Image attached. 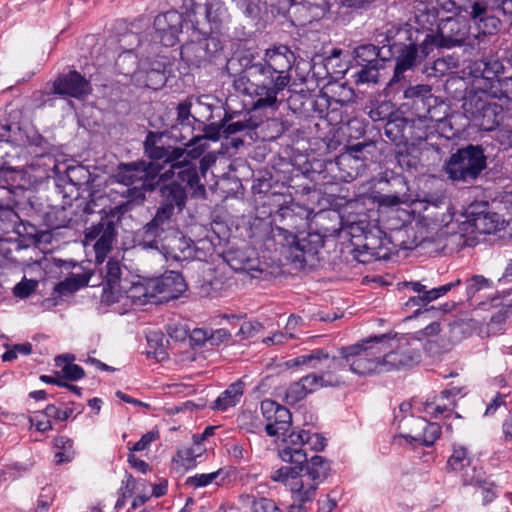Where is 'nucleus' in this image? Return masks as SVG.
Segmentation results:
<instances>
[{"label": "nucleus", "instance_id": "obj_1", "mask_svg": "<svg viewBox=\"0 0 512 512\" xmlns=\"http://www.w3.org/2000/svg\"><path fill=\"white\" fill-rule=\"evenodd\" d=\"M294 52L286 45L268 48L259 58L252 53L238 58L240 72L235 86L244 93L257 96L254 109H276L284 101V90L288 87L295 63Z\"/></svg>", "mask_w": 512, "mask_h": 512}, {"label": "nucleus", "instance_id": "obj_2", "mask_svg": "<svg viewBox=\"0 0 512 512\" xmlns=\"http://www.w3.org/2000/svg\"><path fill=\"white\" fill-rule=\"evenodd\" d=\"M167 132L148 131L143 142L144 155L149 159L147 167L159 180H166L176 176L185 182L191 189L194 198H205V185L199 182L195 160L204 152L198 146L187 149L180 146L166 144L163 139Z\"/></svg>", "mask_w": 512, "mask_h": 512}, {"label": "nucleus", "instance_id": "obj_3", "mask_svg": "<svg viewBox=\"0 0 512 512\" xmlns=\"http://www.w3.org/2000/svg\"><path fill=\"white\" fill-rule=\"evenodd\" d=\"M175 178L158 182L159 206L154 217L143 227V241L149 248H158L163 234L172 228L175 217L182 213L188 200L190 187Z\"/></svg>", "mask_w": 512, "mask_h": 512}, {"label": "nucleus", "instance_id": "obj_4", "mask_svg": "<svg viewBox=\"0 0 512 512\" xmlns=\"http://www.w3.org/2000/svg\"><path fill=\"white\" fill-rule=\"evenodd\" d=\"M278 214L285 222V226H276L273 229L274 235L282 237L284 244L287 245V258L297 267L304 268L309 259H314L319 249L323 247L324 238L318 232L294 231L307 223L305 219L296 217L292 206L281 207Z\"/></svg>", "mask_w": 512, "mask_h": 512}, {"label": "nucleus", "instance_id": "obj_5", "mask_svg": "<svg viewBox=\"0 0 512 512\" xmlns=\"http://www.w3.org/2000/svg\"><path fill=\"white\" fill-rule=\"evenodd\" d=\"M390 334L370 336L353 345L341 347L348 368L359 376L383 373V352L391 348Z\"/></svg>", "mask_w": 512, "mask_h": 512}, {"label": "nucleus", "instance_id": "obj_6", "mask_svg": "<svg viewBox=\"0 0 512 512\" xmlns=\"http://www.w3.org/2000/svg\"><path fill=\"white\" fill-rule=\"evenodd\" d=\"M471 26L465 21L457 18L447 17L442 19L437 25L436 33L426 32L424 37V51H433L435 48L452 49L463 47L464 53L469 56L480 54V41L473 37L470 32Z\"/></svg>", "mask_w": 512, "mask_h": 512}, {"label": "nucleus", "instance_id": "obj_7", "mask_svg": "<svg viewBox=\"0 0 512 512\" xmlns=\"http://www.w3.org/2000/svg\"><path fill=\"white\" fill-rule=\"evenodd\" d=\"M486 149L480 144H465L446 159L443 171L454 183L473 184L487 168Z\"/></svg>", "mask_w": 512, "mask_h": 512}, {"label": "nucleus", "instance_id": "obj_8", "mask_svg": "<svg viewBox=\"0 0 512 512\" xmlns=\"http://www.w3.org/2000/svg\"><path fill=\"white\" fill-rule=\"evenodd\" d=\"M307 365L311 369L319 370L310 373L316 381L318 388L339 387L345 383L342 372L347 371L348 364L344 355L330 357L324 349H316L309 354L297 356L287 361L288 367Z\"/></svg>", "mask_w": 512, "mask_h": 512}, {"label": "nucleus", "instance_id": "obj_9", "mask_svg": "<svg viewBox=\"0 0 512 512\" xmlns=\"http://www.w3.org/2000/svg\"><path fill=\"white\" fill-rule=\"evenodd\" d=\"M306 430L292 431L283 439V447L279 449V457L291 466H283L275 470L271 475V480L275 482L287 483L289 479H296L304 470V464L307 462V453L303 449L305 446Z\"/></svg>", "mask_w": 512, "mask_h": 512}, {"label": "nucleus", "instance_id": "obj_10", "mask_svg": "<svg viewBox=\"0 0 512 512\" xmlns=\"http://www.w3.org/2000/svg\"><path fill=\"white\" fill-rule=\"evenodd\" d=\"M228 18L227 8L221 0H206L205 3L194 1L191 6L189 22L194 33L199 36H209L220 32Z\"/></svg>", "mask_w": 512, "mask_h": 512}, {"label": "nucleus", "instance_id": "obj_11", "mask_svg": "<svg viewBox=\"0 0 512 512\" xmlns=\"http://www.w3.org/2000/svg\"><path fill=\"white\" fill-rule=\"evenodd\" d=\"M400 40L405 39L402 48L398 51L394 75L390 82H397L403 77V73L414 67L421 59L427 57L432 51L425 53L423 40L426 31L417 28L402 29L397 32Z\"/></svg>", "mask_w": 512, "mask_h": 512}, {"label": "nucleus", "instance_id": "obj_12", "mask_svg": "<svg viewBox=\"0 0 512 512\" xmlns=\"http://www.w3.org/2000/svg\"><path fill=\"white\" fill-rule=\"evenodd\" d=\"M223 50L220 39L215 35H198L192 29V39L181 46V59L189 67H205Z\"/></svg>", "mask_w": 512, "mask_h": 512}, {"label": "nucleus", "instance_id": "obj_13", "mask_svg": "<svg viewBox=\"0 0 512 512\" xmlns=\"http://www.w3.org/2000/svg\"><path fill=\"white\" fill-rule=\"evenodd\" d=\"M466 18L472 22L477 31L472 35L481 42V54L489 46L490 38L500 31L502 22L496 15V10L489 4V0H473L472 8H470Z\"/></svg>", "mask_w": 512, "mask_h": 512}, {"label": "nucleus", "instance_id": "obj_14", "mask_svg": "<svg viewBox=\"0 0 512 512\" xmlns=\"http://www.w3.org/2000/svg\"><path fill=\"white\" fill-rule=\"evenodd\" d=\"M304 468H306L307 475L313 483L305 488L301 479H298V477L292 479L291 492L294 494L296 500L308 502L314 498L318 485L328 477L331 466L326 458L315 455L311 457L309 461L307 460L304 464Z\"/></svg>", "mask_w": 512, "mask_h": 512}, {"label": "nucleus", "instance_id": "obj_15", "mask_svg": "<svg viewBox=\"0 0 512 512\" xmlns=\"http://www.w3.org/2000/svg\"><path fill=\"white\" fill-rule=\"evenodd\" d=\"M124 212V206H116L111 209L109 213L102 216L96 225H92L87 229L85 234L86 239H97L94 245L97 259H99L100 254H105L111 250L112 243L116 237V221Z\"/></svg>", "mask_w": 512, "mask_h": 512}, {"label": "nucleus", "instance_id": "obj_16", "mask_svg": "<svg viewBox=\"0 0 512 512\" xmlns=\"http://www.w3.org/2000/svg\"><path fill=\"white\" fill-rule=\"evenodd\" d=\"M183 22V15L176 10L157 15L153 22V39L158 40L165 47H173L179 41Z\"/></svg>", "mask_w": 512, "mask_h": 512}, {"label": "nucleus", "instance_id": "obj_17", "mask_svg": "<svg viewBox=\"0 0 512 512\" xmlns=\"http://www.w3.org/2000/svg\"><path fill=\"white\" fill-rule=\"evenodd\" d=\"M260 410L266 420L265 432L268 436L273 437L288 432L292 415L285 406L272 399H265L261 402Z\"/></svg>", "mask_w": 512, "mask_h": 512}, {"label": "nucleus", "instance_id": "obj_18", "mask_svg": "<svg viewBox=\"0 0 512 512\" xmlns=\"http://www.w3.org/2000/svg\"><path fill=\"white\" fill-rule=\"evenodd\" d=\"M92 92V86L89 80L82 76L78 71L72 70L66 74H60L53 81V90L50 94L62 97H72L84 99Z\"/></svg>", "mask_w": 512, "mask_h": 512}, {"label": "nucleus", "instance_id": "obj_19", "mask_svg": "<svg viewBox=\"0 0 512 512\" xmlns=\"http://www.w3.org/2000/svg\"><path fill=\"white\" fill-rule=\"evenodd\" d=\"M150 285L155 294V302L178 298L187 288L181 273L169 271L158 278H151Z\"/></svg>", "mask_w": 512, "mask_h": 512}, {"label": "nucleus", "instance_id": "obj_20", "mask_svg": "<svg viewBox=\"0 0 512 512\" xmlns=\"http://www.w3.org/2000/svg\"><path fill=\"white\" fill-rule=\"evenodd\" d=\"M103 276V298L106 302H119L121 289H124L123 283L128 282L127 278H122V267L118 260L110 258L104 267L100 269Z\"/></svg>", "mask_w": 512, "mask_h": 512}, {"label": "nucleus", "instance_id": "obj_21", "mask_svg": "<svg viewBox=\"0 0 512 512\" xmlns=\"http://www.w3.org/2000/svg\"><path fill=\"white\" fill-rule=\"evenodd\" d=\"M166 63L157 59H143L134 84L153 90L162 88L166 82Z\"/></svg>", "mask_w": 512, "mask_h": 512}, {"label": "nucleus", "instance_id": "obj_22", "mask_svg": "<svg viewBox=\"0 0 512 512\" xmlns=\"http://www.w3.org/2000/svg\"><path fill=\"white\" fill-rule=\"evenodd\" d=\"M113 178L117 183L125 186H132L140 184L142 181H153L155 176L147 167V162L144 160L133 162H121L117 165Z\"/></svg>", "mask_w": 512, "mask_h": 512}, {"label": "nucleus", "instance_id": "obj_23", "mask_svg": "<svg viewBox=\"0 0 512 512\" xmlns=\"http://www.w3.org/2000/svg\"><path fill=\"white\" fill-rule=\"evenodd\" d=\"M290 11L300 25L322 19L330 9L327 0H288Z\"/></svg>", "mask_w": 512, "mask_h": 512}, {"label": "nucleus", "instance_id": "obj_24", "mask_svg": "<svg viewBox=\"0 0 512 512\" xmlns=\"http://www.w3.org/2000/svg\"><path fill=\"white\" fill-rule=\"evenodd\" d=\"M502 69L503 66L498 60H480L475 62L473 85L477 89L489 94L501 78L499 73Z\"/></svg>", "mask_w": 512, "mask_h": 512}, {"label": "nucleus", "instance_id": "obj_25", "mask_svg": "<svg viewBox=\"0 0 512 512\" xmlns=\"http://www.w3.org/2000/svg\"><path fill=\"white\" fill-rule=\"evenodd\" d=\"M391 348L383 352V366L384 372L393 370L410 369L421 361V354L418 350L412 348H398L391 350Z\"/></svg>", "mask_w": 512, "mask_h": 512}, {"label": "nucleus", "instance_id": "obj_26", "mask_svg": "<svg viewBox=\"0 0 512 512\" xmlns=\"http://www.w3.org/2000/svg\"><path fill=\"white\" fill-rule=\"evenodd\" d=\"M259 123L253 119L248 113H228L225 112L222 118V127H224V138H229L235 134H242L253 139V134Z\"/></svg>", "mask_w": 512, "mask_h": 512}, {"label": "nucleus", "instance_id": "obj_27", "mask_svg": "<svg viewBox=\"0 0 512 512\" xmlns=\"http://www.w3.org/2000/svg\"><path fill=\"white\" fill-rule=\"evenodd\" d=\"M227 264L238 272L260 271L259 259L253 249L231 248L225 254Z\"/></svg>", "mask_w": 512, "mask_h": 512}, {"label": "nucleus", "instance_id": "obj_28", "mask_svg": "<svg viewBox=\"0 0 512 512\" xmlns=\"http://www.w3.org/2000/svg\"><path fill=\"white\" fill-rule=\"evenodd\" d=\"M150 279L141 281H130L124 282L119 295V301L123 298H127L134 305H144L148 302H155V294L153 288L150 287Z\"/></svg>", "mask_w": 512, "mask_h": 512}, {"label": "nucleus", "instance_id": "obj_29", "mask_svg": "<svg viewBox=\"0 0 512 512\" xmlns=\"http://www.w3.org/2000/svg\"><path fill=\"white\" fill-rule=\"evenodd\" d=\"M414 424L421 432L401 435L408 442H417L426 447L432 446L441 436V427L437 423L427 422L424 418H416Z\"/></svg>", "mask_w": 512, "mask_h": 512}, {"label": "nucleus", "instance_id": "obj_30", "mask_svg": "<svg viewBox=\"0 0 512 512\" xmlns=\"http://www.w3.org/2000/svg\"><path fill=\"white\" fill-rule=\"evenodd\" d=\"M463 387L451 386L442 390L439 396L435 397V401L426 403V411L434 417L451 412L456 406L455 397L462 393Z\"/></svg>", "mask_w": 512, "mask_h": 512}, {"label": "nucleus", "instance_id": "obj_31", "mask_svg": "<svg viewBox=\"0 0 512 512\" xmlns=\"http://www.w3.org/2000/svg\"><path fill=\"white\" fill-rule=\"evenodd\" d=\"M142 62L143 59H139L134 50H125L115 60V71L134 84Z\"/></svg>", "mask_w": 512, "mask_h": 512}, {"label": "nucleus", "instance_id": "obj_32", "mask_svg": "<svg viewBox=\"0 0 512 512\" xmlns=\"http://www.w3.org/2000/svg\"><path fill=\"white\" fill-rule=\"evenodd\" d=\"M388 59L383 55V48L374 44H362L353 50V64L356 66L385 65Z\"/></svg>", "mask_w": 512, "mask_h": 512}, {"label": "nucleus", "instance_id": "obj_33", "mask_svg": "<svg viewBox=\"0 0 512 512\" xmlns=\"http://www.w3.org/2000/svg\"><path fill=\"white\" fill-rule=\"evenodd\" d=\"M503 108L496 102H489L471 122L480 130L492 131L499 126L503 118Z\"/></svg>", "mask_w": 512, "mask_h": 512}, {"label": "nucleus", "instance_id": "obj_34", "mask_svg": "<svg viewBox=\"0 0 512 512\" xmlns=\"http://www.w3.org/2000/svg\"><path fill=\"white\" fill-rule=\"evenodd\" d=\"M408 129L409 119L397 113L386 122L384 134L397 147H401L407 144Z\"/></svg>", "mask_w": 512, "mask_h": 512}, {"label": "nucleus", "instance_id": "obj_35", "mask_svg": "<svg viewBox=\"0 0 512 512\" xmlns=\"http://www.w3.org/2000/svg\"><path fill=\"white\" fill-rule=\"evenodd\" d=\"M316 380L312 378L311 374L301 377L298 381L289 385L285 393V400L288 404L294 405L303 400L308 394L318 390Z\"/></svg>", "mask_w": 512, "mask_h": 512}, {"label": "nucleus", "instance_id": "obj_36", "mask_svg": "<svg viewBox=\"0 0 512 512\" xmlns=\"http://www.w3.org/2000/svg\"><path fill=\"white\" fill-rule=\"evenodd\" d=\"M488 97H490L488 93L477 89L474 85L466 91L463 97L462 109L470 121L490 102Z\"/></svg>", "mask_w": 512, "mask_h": 512}, {"label": "nucleus", "instance_id": "obj_37", "mask_svg": "<svg viewBox=\"0 0 512 512\" xmlns=\"http://www.w3.org/2000/svg\"><path fill=\"white\" fill-rule=\"evenodd\" d=\"M470 213V222L474 229L480 234H491L496 232L501 223V216L490 211L476 212L473 208Z\"/></svg>", "mask_w": 512, "mask_h": 512}, {"label": "nucleus", "instance_id": "obj_38", "mask_svg": "<svg viewBox=\"0 0 512 512\" xmlns=\"http://www.w3.org/2000/svg\"><path fill=\"white\" fill-rule=\"evenodd\" d=\"M244 386V382L240 379L229 385L214 401L212 408L224 411L235 406L244 393Z\"/></svg>", "mask_w": 512, "mask_h": 512}, {"label": "nucleus", "instance_id": "obj_39", "mask_svg": "<svg viewBox=\"0 0 512 512\" xmlns=\"http://www.w3.org/2000/svg\"><path fill=\"white\" fill-rule=\"evenodd\" d=\"M424 119L410 120L409 119V129L407 134V144L409 141L412 142V145L418 144L421 145L422 142L426 144L433 145L430 140L434 138H439V135L434 131L430 130L425 124Z\"/></svg>", "mask_w": 512, "mask_h": 512}, {"label": "nucleus", "instance_id": "obj_40", "mask_svg": "<svg viewBox=\"0 0 512 512\" xmlns=\"http://www.w3.org/2000/svg\"><path fill=\"white\" fill-rule=\"evenodd\" d=\"M460 284H461V280L456 279L453 282L441 285L436 288L428 289L426 286L422 295L410 297L409 300L407 301L406 305H417V306H422V307L427 306L430 302L444 296L451 289L459 286Z\"/></svg>", "mask_w": 512, "mask_h": 512}, {"label": "nucleus", "instance_id": "obj_41", "mask_svg": "<svg viewBox=\"0 0 512 512\" xmlns=\"http://www.w3.org/2000/svg\"><path fill=\"white\" fill-rule=\"evenodd\" d=\"M90 277L91 276L87 274H72L64 281L55 285L53 292L54 298L69 296L80 288L87 286L89 284Z\"/></svg>", "mask_w": 512, "mask_h": 512}, {"label": "nucleus", "instance_id": "obj_42", "mask_svg": "<svg viewBox=\"0 0 512 512\" xmlns=\"http://www.w3.org/2000/svg\"><path fill=\"white\" fill-rule=\"evenodd\" d=\"M170 250L171 256L177 261L193 259L196 252L193 240L184 235L173 238Z\"/></svg>", "mask_w": 512, "mask_h": 512}, {"label": "nucleus", "instance_id": "obj_43", "mask_svg": "<svg viewBox=\"0 0 512 512\" xmlns=\"http://www.w3.org/2000/svg\"><path fill=\"white\" fill-rule=\"evenodd\" d=\"M351 68L354 70L352 78L356 85L377 84L379 82L380 71L384 68V65L356 66L352 64Z\"/></svg>", "mask_w": 512, "mask_h": 512}, {"label": "nucleus", "instance_id": "obj_44", "mask_svg": "<svg viewBox=\"0 0 512 512\" xmlns=\"http://www.w3.org/2000/svg\"><path fill=\"white\" fill-rule=\"evenodd\" d=\"M349 153L356 159L369 162H376L380 156L377 142L372 140L357 142L350 145Z\"/></svg>", "mask_w": 512, "mask_h": 512}, {"label": "nucleus", "instance_id": "obj_45", "mask_svg": "<svg viewBox=\"0 0 512 512\" xmlns=\"http://www.w3.org/2000/svg\"><path fill=\"white\" fill-rule=\"evenodd\" d=\"M158 182L144 180L140 184L127 186L123 196L127 198L128 204H142L146 199L147 192H153L157 188Z\"/></svg>", "mask_w": 512, "mask_h": 512}, {"label": "nucleus", "instance_id": "obj_46", "mask_svg": "<svg viewBox=\"0 0 512 512\" xmlns=\"http://www.w3.org/2000/svg\"><path fill=\"white\" fill-rule=\"evenodd\" d=\"M15 180H10V184H0V210L13 209V206L17 203L16 197L19 192L24 191L22 185H15Z\"/></svg>", "mask_w": 512, "mask_h": 512}, {"label": "nucleus", "instance_id": "obj_47", "mask_svg": "<svg viewBox=\"0 0 512 512\" xmlns=\"http://www.w3.org/2000/svg\"><path fill=\"white\" fill-rule=\"evenodd\" d=\"M417 152L415 148H410L408 144L401 145L395 154L397 163L403 170L417 169L420 164L419 156L415 154Z\"/></svg>", "mask_w": 512, "mask_h": 512}, {"label": "nucleus", "instance_id": "obj_48", "mask_svg": "<svg viewBox=\"0 0 512 512\" xmlns=\"http://www.w3.org/2000/svg\"><path fill=\"white\" fill-rule=\"evenodd\" d=\"M54 446L59 449L54 455V461L57 465L71 462L75 456L73 450V440L66 436H57L54 439Z\"/></svg>", "mask_w": 512, "mask_h": 512}, {"label": "nucleus", "instance_id": "obj_49", "mask_svg": "<svg viewBox=\"0 0 512 512\" xmlns=\"http://www.w3.org/2000/svg\"><path fill=\"white\" fill-rule=\"evenodd\" d=\"M289 96L285 99L286 105L294 114L307 115V104L311 103L308 99L309 93L305 91H288Z\"/></svg>", "mask_w": 512, "mask_h": 512}, {"label": "nucleus", "instance_id": "obj_50", "mask_svg": "<svg viewBox=\"0 0 512 512\" xmlns=\"http://www.w3.org/2000/svg\"><path fill=\"white\" fill-rule=\"evenodd\" d=\"M15 233L33 241L34 243L48 242L50 235L47 232L40 231L35 225L21 221L16 224Z\"/></svg>", "mask_w": 512, "mask_h": 512}, {"label": "nucleus", "instance_id": "obj_51", "mask_svg": "<svg viewBox=\"0 0 512 512\" xmlns=\"http://www.w3.org/2000/svg\"><path fill=\"white\" fill-rule=\"evenodd\" d=\"M200 124L202 125L203 135L194 136L186 144L187 146H194L202 139L218 141L221 137H224V127H222V119L220 120L219 123H210L206 125L200 122Z\"/></svg>", "mask_w": 512, "mask_h": 512}, {"label": "nucleus", "instance_id": "obj_52", "mask_svg": "<svg viewBox=\"0 0 512 512\" xmlns=\"http://www.w3.org/2000/svg\"><path fill=\"white\" fill-rule=\"evenodd\" d=\"M471 463L468 452L464 447H455L447 461V469L454 472H462Z\"/></svg>", "mask_w": 512, "mask_h": 512}, {"label": "nucleus", "instance_id": "obj_53", "mask_svg": "<svg viewBox=\"0 0 512 512\" xmlns=\"http://www.w3.org/2000/svg\"><path fill=\"white\" fill-rule=\"evenodd\" d=\"M397 114L394 111V105L390 101L378 102L370 108L368 112L369 117L374 121L389 120L392 116Z\"/></svg>", "mask_w": 512, "mask_h": 512}, {"label": "nucleus", "instance_id": "obj_54", "mask_svg": "<svg viewBox=\"0 0 512 512\" xmlns=\"http://www.w3.org/2000/svg\"><path fill=\"white\" fill-rule=\"evenodd\" d=\"M19 219L14 209L0 210V239L15 231Z\"/></svg>", "mask_w": 512, "mask_h": 512}, {"label": "nucleus", "instance_id": "obj_55", "mask_svg": "<svg viewBox=\"0 0 512 512\" xmlns=\"http://www.w3.org/2000/svg\"><path fill=\"white\" fill-rule=\"evenodd\" d=\"M437 104V97L433 94L424 95V98L416 100L415 103H411V108L415 116L418 119H424L429 115V112Z\"/></svg>", "mask_w": 512, "mask_h": 512}, {"label": "nucleus", "instance_id": "obj_56", "mask_svg": "<svg viewBox=\"0 0 512 512\" xmlns=\"http://www.w3.org/2000/svg\"><path fill=\"white\" fill-rule=\"evenodd\" d=\"M439 5L447 12L466 18L473 0H438Z\"/></svg>", "mask_w": 512, "mask_h": 512}, {"label": "nucleus", "instance_id": "obj_57", "mask_svg": "<svg viewBox=\"0 0 512 512\" xmlns=\"http://www.w3.org/2000/svg\"><path fill=\"white\" fill-rule=\"evenodd\" d=\"M490 97L499 100L512 101V76L501 77L495 84V88L489 93Z\"/></svg>", "mask_w": 512, "mask_h": 512}, {"label": "nucleus", "instance_id": "obj_58", "mask_svg": "<svg viewBox=\"0 0 512 512\" xmlns=\"http://www.w3.org/2000/svg\"><path fill=\"white\" fill-rule=\"evenodd\" d=\"M464 482L467 484L475 485L481 489L484 504L490 503L495 497V493L493 491V483H490L485 479L475 477L468 478V474L465 473Z\"/></svg>", "mask_w": 512, "mask_h": 512}, {"label": "nucleus", "instance_id": "obj_59", "mask_svg": "<svg viewBox=\"0 0 512 512\" xmlns=\"http://www.w3.org/2000/svg\"><path fill=\"white\" fill-rule=\"evenodd\" d=\"M223 473L222 469L218 471L207 473V474H196L194 476L188 477L186 479L185 484L189 487L199 488L205 487L211 484L213 481L217 480V478Z\"/></svg>", "mask_w": 512, "mask_h": 512}, {"label": "nucleus", "instance_id": "obj_60", "mask_svg": "<svg viewBox=\"0 0 512 512\" xmlns=\"http://www.w3.org/2000/svg\"><path fill=\"white\" fill-rule=\"evenodd\" d=\"M46 219L52 229L68 227L72 221V218L67 216L65 208L48 213Z\"/></svg>", "mask_w": 512, "mask_h": 512}, {"label": "nucleus", "instance_id": "obj_61", "mask_svg": "<svg viewBox=\"0 0 512 512\" xmlns=\"http://www.w3.org/2000/svg\"><path fill=\"white\" fill-rule=\"evenodd\" d=\"M308 99L311 100V103L307 104L306 109L308 110L307 117L309 116H318L322 118L328 108V99L325 96L316 98L315 96L309 94Z\"/></svg>", "mask_w": 512, "mask_h": 512}, {"label": "nucleus", "instance_id": "obj_62", "mask_svg": "<svg viewBox=\"0 0 512 512\" xmlns=\"http://www.w3.org/2000/svg\"><path fill=\"white\" fill-rule=\"evenodd\" d=\"M20 131V126L7 118L0 119V138L5 141H15L16 135Z\"/></svg>", "mask_w": 512, "mask_h": 512}, {"label": "nucleus", "instance_id": "obj_63", "mask_svg": "<svg viewBox=\"0 0 512 512\" xmlns=\"http://www.w3.org/2000/svg\"><path fill=\"white\" fill-rule=\"evenodd\" d=\"M449 70V63L444 58H438L433 62L432 66L425 67L423 72L427 77L437 78L446 75Z\"/></svg>", "mask_w": 512, "mask_h": 512}, {"label": "nucleus", "instance_id": "obj_64", "mask_svg": "<svg viewBox=\"0 0 512 512\" xmlns=\"http://www.w3.org/2000/svg\"><path fill=\"white\" fill-rule=\"evenodd\" d=\"M236 7L248 18L256 19L259 16V6L254 0H233Z\"/></svg>", "mask_w": 512, "mask_h": 512}]
</instances>
